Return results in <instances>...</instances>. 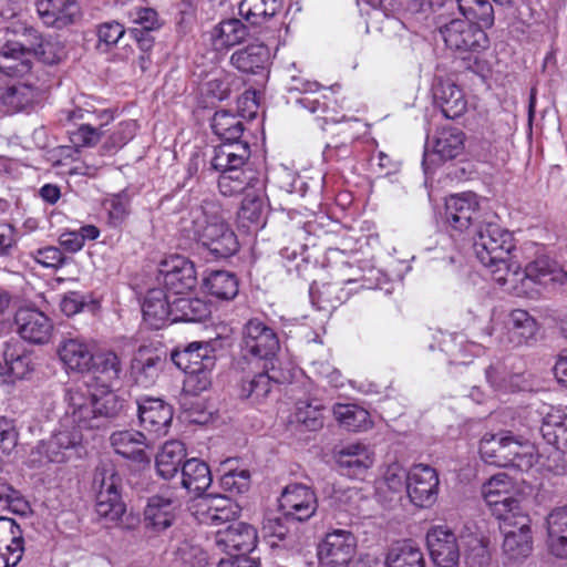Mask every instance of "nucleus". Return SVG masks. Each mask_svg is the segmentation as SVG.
<instances>
[{"label":"nucleus","mask_w":567,"mask_h":567,"mask_svg":"<svg viewBox=\"0 0 567 567\" xmlns=\"http://www.w3.org/2000/svg\"><path fill=\"white\" fill-rule=\"evenodd\" d=\"M210 126L223 142L214 150L212 167L221 174L243 167L250 156V146L243 140L245 126L241 116L227 110H218L212 118Z\"/></svg>","instance_id":"f257e3e1"},{"label":"nucleus","mask_w":567,"mask_h":567,"mask_svg":"<svg viewBox=\"0 0 567 567\" xmlns=\"http://www.w3.org/2000/svg\"><path fill=\"white\" fill-rule=\"evenodd\" d=\"M514 248L512 233L496 223L481 224L473 237L477 259L491 268L493 278L501 285L506 284L509 272L516 274L517 266L509 262Z\"/></svg>","instance_id":"f03ea898"},{"label":"nucleus","mask_w":567,"mask_h":567,"mask_svg":"<svg viewBox=\"0 0 567 567\" xmlns=\"http://www.w3.org/2000/svg\"><path fill=\"white\" fill-rule=\"evenodd\" d=\"M480 455L486 464L520 472L530 470L537 460L534 444L512 432L485 434L480 442Z\"/></svg>","instance_id":"7ed1b4c3"},{"label":"nucleus","mask_w":567,"mask_h":567,"mask_svg":"<svg viewBox=\"0 0 567 567\" xmlns=\"http://www.w3.org/2000/svg\"><path fill=\"white\" fill-rule=\"evenodd\" d=\"M122 487V477L113 464L102 463L95 467L92 489L95 496V511L101 517L117 522L125 514Z\"/></svg>","instance_id":"20e7f679"},{"label":"nucleus","mask_w":567,"mask_h":567,"mask_svg":"<svg viewBox=\"0 0 567 567\" xmlns=\"http://www.w3.org/2000/svg\"><path fill=\"white\" fill-rule=\"evenodd\" d=\"M486 29L467 19H453L440 27V33L449 49L461 54H480L489 48Z\"/></svg>","instance_id":"39448f33"},{"label":"nucleus","mask_w":567,"mask_h":567,"mask_svg":"<svg viewBox=\"0 0 567 567\" xmlns=\"http://www.w3.org/2000/svg\"><path fill=\"white\" fill-rule=\"evenodd\" d=\"M82 443V432L75 427L63 426L62 420L60 426L48 440H42L31 451L34 462L44 463H64L73 453H75Z\"/></svg>","instance_id":"423d86ee"},{"label":"nucleus","mask_w":567,"mask_h":567,"mask_svg":"<svg viewBox=\"0 0 567 567\" xmlns=\"http://www.w3.org/2000/svg\"><path fill=\"white\" fill-rule=\"evenodd\" d=\"M243 350L266 363L275 362L280 349L277 333L258 318L248 320L241 331Z\"/></svg>","instance_id":"0eeeda50"},{"label":"nucleus","mask_w":567,"mask_h":567,"mask_svg":"<svg viewBox=\"0 0 567 567\" xmlns=\"http://www.w3.org/2000/svg\"><path fill=\"white\" fill-rule=\"evenodd\" d=\"M357 548L354 535L347 529H333L318 545V558L322 567H348Z\"/></svg>","instance_id":"6e6552de"},{"label":"nucleus","mask_w":567,"mask_h":567,"mask_svg":"<svg viewBox=\"0 0 567 567\" xmlns=\"http://www.w3.org/2000/svg\"><path fill=\"white\" fill-rule=\"evenodd\" d=\"M158 272L165 290L173 295H182L197 285L194 262L181 255H172L163 260Z\"/></svg>","instance_id":"1a4fd4ad"},{"label":"nucleus","mask_w":567,"mask_h":567,"mask_svg":"<svg viewBox=\"0 0 567 567\" xmlns=\"http://www.w3.org/2000/svg\"><path fill=\"white\" fill-rule=\"evenodd\" d=\"M279 507L288 518L307 522L318 509V498L311 487L295 483L287 485L281 492Z\"/></svg>","instance_id":"9d476101"},{"label":"nucleus","mask_w":567,"mask_h":567,"mask_svg":"<svg viewBox=\"0 0 567 567\" xmlns=\"http://www.w3.org/2000/svg\"><path fill=\"white\" fill-rule=\"evenodd\" d=\"M463 144L464 134L462 131L452 127L442 128L434 137L431 150L430 142L425 143L422 162L424 174H432L433 166L456 157L463 150Z\"/></svg>","instance_id":"9b49d317"},{"label":"nucleus","mask_w":567,"mask_h":567,"mask_svg":"<svg viewBox=\"0 0 567 567\" xmlns=\"http://www.w3.org/2000/svg\"><path fill=\"white\" fill-rule=\"evenodd\" d=\"M137 415L141 426L152 439H158L168 433L173 421V408L159 398H143L136 401Z\"/></svg>","instance_id":"f8f14e48"},{"label":"nucleus","mask_w":567,"mask_h":567,"mask_svg":"<svg viewBox=\"0 0 567 567\" xmlns=\"http://www.w3.org/2000/svg\"><path fill=\"white\" fill-rule=\"evenodd\" d=\"M257 542V530L243 522L234 520L225 529H219L215 534L216 547L229 557L250 554L256 548Z\"/></svg>","instance_id":"ddd939ff"},{"label":"nucleus","mask_w":567,"mask_h":567,"mask_svg":"<svg viewBox=\"0 0 567 567\" xmlns=\"http://www.w3.org/2000/svg\"><path fill=\"white\" fill-rule=\"evenodd\" d=\"M338 471L351 478L363 477L374 463V453L360 442L348 443L333 451Z\"/></svg>","instance_id":"4468645a"},{"label":"nucleus","mask_w":567,"mask_h":567,"mask_svg":"<svg viewBox=\"0 0 567 567\" xmlns=\"http://www.w3.org/2000/svg\"><path fill=\"white\" fill-rule=\"evenodd\" d=\"M436 471L425 464H417L410 471L406 492L411 502L419 507H429L436 501L439 492Z\"/></svg>","instance_id":"2eb2a0df"},{"label":"nucleus","mask_w":567,"mask_h":567,"mask_svg":"<svg viewBox=\"0 0 567 567\" xmlns=\"http://www.w3.org/2000/svg\"><path fill=\"white\" fill-rule=\"evenodd\" d=\"M181 502L172 491L153 495L144 508L145 527L159 533L171 527L175 520V512Z\"/></svg>","instance_id":"dca6fc26"},{"label":"nucleus","mask_w":567,"mask_h":567,"mask_svg":"<svg viewBox=\"0 0 567 567\" xmlns=\"http://www.w3.org/2000/svg\"><path fill=\"white\" fill-rule=\"evenodd\" d=\"M166 364V352L153 346H141L134 353L131 369L136 383L150 386L155 383Z\"/></svg>","instance_id":"f3484780"},{"label":"nucleus","mask_w":567,"mask_h":567,"mask_svg":"<svg viewBox=\"0 0 567 567\" xmlns=\"http://www.w3.org/2000/svg\"><path fill=\"white\" fill-rule=\"evenodd\" d=\"M244 19L230 17L221 19L208 32L209 42L213 50L217 53H227L236 45H240L250 35V30L243 22Z\"/></svg>","instance_id":"a211bd4d"},{"label":"nucleus","mask_w":567,"mask_h":567,"mask_svg":"<svg viewBox=\"0 0 567 567\" xmlns=\"http://www.w3.org/2000/svg\"><path fill=\"white\" fill-rule=\"evenodd\" d=\"M430 556L437 567H456L460 560V547L456 536L450 529L435 527L426 535Z\"/></svg>","instance_id":"6ab92c4d"},{"label":"nucleus","mask_w":567,"mask_h":567,"mask_svg":"<svg viewBox=\"0 0 567 567\" xmlns=\"http://www.w3.org/2000/svg\"><path fill=\"white\" fill-rule=\"evenodd\" d=\"M32 69L31 53L25 38L7 40L0 48V72L11 78H22Z\"/></svg>","instance_id":"aec40b11"},{"label":"nucleus","mask_w":567,"mask_h":567,"mask_svg":"<svg viewBox=\"0 0 567 567\" xmlns=\"http://www.w3.org/2000/svg\"><path fill=\"white\" fill-rule=\"evenodd\" d=\"M216 342L217 340L192 342L183 350H174L171 359L185 373L196 369L213 370L216 363Z\"/></svg>","instance_id":"412c9836"},{"label":"nucleus","mask_w":567,"mask_h":567,"mask_svg":"<svg viewBox=\"0 0 567 567\" xmlns=\"http://www.w3.org/2000/svg\"><path fill=\"white\" fill-rule=\"evenodd\" d=\"M20 337L35 344L49 341L53 324L50 318L42 311L33 308L19 309L14 317Z\"/></svg>","instance_id":"4be33fe9"},{"label":"nucleus","mask_w":567,"mask_h":567,"mask_svg":"<svg viewBox=\"0 0 567 567\" xmlns=\"http://www.w3.org/2000/svg\"><path fill=\"white\" fill-rule=\"evenodd\" d=\"M24 553V538L20 525L0 516V567H16Z\"/></svg>","instance_id":"5701e85b"},{"label":"nucleus","mask_w":567,"mask_h":567,"mask_svg":"<svg viewBox=\"0 0 567 567\" xmlns=\"http://www.w3.org/2000/svg\"><path fill=\"white\" fill-rule=\"evenodd\" d=\"M200 240L215 258H228L239 247L235 233L224 221L208 223L203 229Z\"/></svg>","instance_id":"b1692460"},{"label":"nucleus","mask_w":567,"mask_h":567,"mask_svg":"<svg viewBox=\"0 0 567 567\" xmlns=\"http://www.w3.org/2000/svg\"><path fill=\"white\" fill-rule=\"evenodd\" d=\"M511 487L512 482L506 474L495 475L483 485L485 502L496 518L520 504V501L509 493Z\"/></svg>","instance_id":"393cba45"},{"label":"nucleus","mask_w":567,"mask_h":567,"mask_svg":"<svg viewBox=\"0 0 567 567\" xmlns=\"http://www.w3.org/2000/svg\"><path fill=\"white\" fill-rule=\"evenodd\" d=\"M433 99L445 118L455 120L467 109V101L460 86L449 80L439 79L434 82Z\"/></svg>","instance_id":"a878e982"},{"label":"nucleus","mask_w":567,"mask_h":567,"mask_svg":"<svg viewBox=\"0 0 567 567\" xmlns=\"http://www.w3.org/2000/svg\"><path fill=\"white\" fill-rule=\"evenodd\" d=\"M478 203L474 193L452 195L445 202L446 221L460 231L467 229L477 217Z\"/></svg>","instance_id":"bb28decb"},{"label":"nucleus","mask_w":567,"mask_h":567,"mask_svg":"<svg viewBox=\"0 0 567 567\" xmlns=\"http://www.w3.org/2000/svg\"><path fill=\"white\" fill-rule=\"evenodd\" d=\"M143 319L152 329H161L172 322L173 309L167 290L148 289L142 303Z\"/></svg>","instance_id":"cd10ccee"},{"label":"nucleus","mask_w":567,"mask_h":567,"mask_svg":"<svg viewBox=\"0 0 567 567\" xmlns=\"http://www.w3.org/2000/svg\"><path fill=\"white\" fill-rule=\"evenodd\" d=\"M21 37L25 38L31 59L37 58L44 64L59 63L64 56L63 45L54 38H44L37 29L23 27Z\"/></svg>","instance_id":"c85d7f7f"},{"label":"nucleus","mask_w":567,"mask_h":567,"mask_svg":"<svg viewBox=\"0 0 567 567\" xmlns=\"http://www.w3.org/2000/svg\"><path fill=\"white\" fill-rule=\"evenodd\" d=\"M58 354L64 365L76 372L89 371L92 368L94 354L82 338H66L59 344Z\"/></svg>","instance_id":"c756f323"},{"label":"nucleus","mask_w":567,"mask_h":567,"mask_svg":"<svg viewBox=\"0 0 567 567\" xmlns=\"http://www.w3.org/2000/svg\"><path fill=\"white\" fill-rule=\"evenodd\" d=\"M35 7L39 18L48 27H66L78 13L74 0H37Z\"/></svg>","instance_id":"7c9ffc66"},{"label":"nucleus","mask_w":567,"mask_h":567,"mask_svg":"<svg viewBox=\"0 0 567 567\" xmlns=\"http://www.w3.org/2000/svg\"><path fill=\"white\" fill-rule=\"evenodd\" d=\"M81 399V396H71L72 411H66L65 415L62 417L63 426L75 427L80 432L83 429L92 430L103 427L104 424L97 415V410L92 396L90 395V398L84 399L83 402H80Z\"/></svg>","instance_id":"2f4dec72"},{"label":"nucleus","mask_w":567,"mask_h":567,"mask_svg":"<svg viewBox=\"0 0 567 567\" xmlns=\"http://www.w3.org/2000/svg\"><path fill=\"white\" fill-rule=\"evenodd\" d=\"M284 381L285 377L275 365V362L265 363L261 372L254 375L251 380L243 381L240 395L257 403L269 394L272 383H281Z\"/></svg>","instance_id":"473e14b6"},{"label":"nucleus","mask_w":567,"mask_h":567,"mask_svg":"<svg viewBox=\"0 0 567 567\" xmlns=\"http://www.w3.org/2000/svg\"><path fill=\"white\" fill-rule=\"evenodd\" d=\"M39 89L28 82L0 86V114H13L34 102Z\"/></svg>","instance_id":"72a5a7b5"},{"label":"nucleus","mask_w":567,"mask_h":567,"mask_svg":"<svg viewBox=\"0 0 567 567\" xmlns=\"http://www.w3.org/2000/svg\"><path fill=\"white\" fill-rule=\"evenodd\" d=\"M506 329L508 341L514 346H523L536 340L539 326L528 311L514 309L506 321Z\"/></svg>","instance_id":"f704fd0d"},{"label":"nucleus","mask_w":567,"mask_h":567,"mask_svg":"<svg viewBox=\"0 0 567 567\" xmlns=\"http://www.w3.org/2000/svg\"><path fill=\"white\" fill-rule=\"evenodd\" d=\"M110 441L118 455L135 462L148 461L144 450L148 443L144 433L130 430L117 431L111 435Z\"/></svg>","instance_id":"c9c22d12"},{"label":"nucleus","mask_w":567,"mask_h":567,"mask_svg":"<svg viewBox=\"0 0 567 567\" xmlns=\"http://www.w3.org/2000/svg\"><path fill=\"white\" fill-rule=\"evenodd\" d=\"M182 486L195 496H200L210 486L213 476L209 466L198 458H190L183 463Z\"/></svg>","instance_id":"e433bc0d"},{"label":"nucleus","mask_w":567,"mask_h":567,"mask_svg":"<svg viewBox=\"0 0 567 567\" xmlns=\"http://www.w3.org/2000/svg\"><path fill=\"white\" fill-rule=\"evenodd\" d=\"M269 50L264 44H250L235 51L230 56V63L243 73L257 74L267 68Z\"/></svg>","instance_id":"4c0bfd02"},{"label":"nucleus","mask_w":567,"mask_h":567,"mask_svg":"<svg viewBox=\"0 0 567 567\" xmlns=\"http://www.w3.org/2000/svg\"><path fill=\"white\" fill-rule=\"evenodd\" d=\"M548 547L559 558H567V508L558 507L547 516Z\"/></svg>","instance_id":"58836bf2"},{"label":"nucleus","mask_w":567,"mask_h":567,"mask_svg":"<svg viewBox=\"0 0 567 567\" xmlns=\"http://www.w3.org/2000/svg\"><path fill=\"white\" fill-rule=\"evenodd\" d=\"M282 7V0H240L238 16L250 25H261Z\"/></svg>","instance_id":"ea45409f"},{"label":"nucleus","mask_w":567,"mask_h":567,"mask_svg":"<svg viewBox=\"0 0 567 567\" xmlns=\"http://www.w3.org/2000/svg\"><path fill=\"white\" fill-rule=\"evenodd\" d=\"M205 506V522L212 525L234 522L240 514V506L230 497L224 495H207Z\"/></svg>","instance_id":"a19ab883"},{"label":"nucleus","mask_w":567,"mask_h":567,"mask_svg":"<svg viewBox=\"0 0 567 567\" xmlns=\"http://www.w3.org/2000/svg\"><path fill=\"white\" fill-rule=\"evenodd\" d=\"M539 431L548 444L567 452V413L551 410L543 417Z\"/></svg>","instance_id":"79ce46f5"},{"label":"nucleus","mask_w":567,"mask_h":567,"mask_svg":"<svg viewBox=\"0 0 567 567\" xmlns=\"http://www.w3.org/2000/svg\"><path fill=\"white\" fill-rule=\"evenodd\" d=\"M186 449L181 441L166 442L156 456V470L164 480L173 478L185 462Z\"/></svg>","instance_id":"37998d69"},{"label":"nucleus","mask_w":567,"mask_h":567,"mask_svg":"<svg viewBox=\"0 0 567 567\" xmlns=\"http://www.w3.org/2000/svg\"><path fill=\"white\" fill-rule=\"evenodd\" d=\"M386 567H425L420 547L411 540L393 544L385 558Z\"/></svg>","instance_id":"c03bdc74"},{"label":"nucleus","mask_w":567,"mask_h":567,"mask_svg":"<svg viewBox=\"0 0 567 567\" xmlns=\"http://www.w3.org/2000/svg\"><path fill=\"white\" fill-rule=\"evenodd\" d=\"M237 218L239 227L246 228L248 231L252 226L259 228L265 225L264 198L255 189L250 188L245 193Z\"/></svg>","instance_id":"a18cd8bd"},{"label":"nucleus","mask_w":567,"mask_h":567,"mask_svg":"<svg viewBox=\"0 0 567 567\" xmlns=\"http://www.w3.org/2000/svg\"><path fill=\"white\" fill-rule=\"evenodd\" d=\"M333 415L341 426L351 432L367 431L372 426L370 413L355 404H336Z\"/></svg>","instance_id":"49530a36"},{"label":"nucleus","mask_w":567,"mask_h":567,"mask_svg":"<svg viewBox=\"0 0 567 567\" xmlns=\"http://www.w3.org/2000/svg\"><path fill=\"white\" fill-rule=\"evenodd\" d=\"M172 322H197L210 315L209 306L199 298H176L172 301Z\"/></svg>","instance_id":"de8ad7c7"},{"label":"nucleus","mask_w":567,"mask_h":567,"mask_svg":"<svg viewBox=\"0 0 567 567\" xmlns=\"http://www.w3.org/2000/svg\"><path fill=\"white\" fill-rule=\"evenodd\" d=\"M493 0H455L460 13L468 21L492 28L495 21Z\"/></svg>","instance_id":"09e8293b"},{"label":"nucleus","mask_w":567,"mask_h":567,"mask_svg":"<svg viewBox=\"0 0 567 567\" xmlns=\"http://www.w3.org/2000/svg\"><path fill=\"white\" fill-rule=\"evenodd\" d=\"M204 285L208 293L220 300H231L238 293V280L234 274L225 270L213 271Z\"/></svg>","instance_id":"8fccbe9b"},{"label":"nucleus","mask_w":567,"mask_h":567,"mask_svg":"<svg viewBox=\"0 0 567 567\" xmlns=\"http://www.w3.org/2000/svg\"><path fill=\"white\" fill-rule=\"evenodd\" d=\"M137 130L138 124L135 120H126L116 124L102 144L103 154L117 153L134 138Z\"/></svg>","instance_id":"3c124183"},{"label":"nucleus","mask_w":567,"mask_h":567,"mask_svg":"<svg viewBox=\"0 0 567 567\" xmlns=\"http://www.w3.org/2000/svg\"><path fill=\"white\" fill-rule=\"evenodd\" d=\"M91 396L104 426L124 411L125 401L111 390L92 393Z\"/></svg>","instance_id":"603ef678"},{"label":"nucleus","mask_w":567,"mask_h":567,"mask_svg":"<svg viewBox=\"0 0 567 567\" xmlns=\"http://www.w3.org/2000/svg\"><path fill=\"white\" fill-rule=\"evenodd\" d=\"M92 368H94L103 381L110 384L118 381L123 372L122 361L113 351L103 352L94 357Z\"/></svg>","instance_id":"864d4df0"},{"label":"nucleus","mask_w":567,"mask_h":567,"mask_svg":"<svg viewBox=\"0 0 567 567\" xmlns=\"http://www.w3.org/2000/svg\"><path fill=\"white\" fill-rule=\"evenodd\" d=\"M125 33L124 25L117 21L112 20L100 23L95 30L97 38L96 50L101 53L110 52Z\"/></svg>","instance_id":"5fc2aeb1"},{"label":"nucleus","mask_w":567,"mask_h":567,"mask_svg":"<svg viewBox=\"0 0 567 567\" xmlns=\"http://www.w3.org/2000/svg\"><path fill=\"white\" fill-rule=\"evenodd\" d=\"M323 408L308 401H299L293 414L295 422L308 431H318L323 426Z\"/></svg>","instance_id":"6e6d98bb"},{"label":"nucleus","mask_w":567,"mask_h":567,"mask_svg":"<svg viewBox=\"0 0 567 567\" xmlns=\"http://www.w3.org/2000/svg\"><path fill=\"white\" fill-rule=\"evenodd\" d=\"M68 122L87 121L100 131L115 118V112L112 109L87 110L73 109L62 113Z\"/></svg>","instance_id":"4d7b16f0"},{"label":"nucleus","mask_w":567,"mask_h":567,"mask_svg":"<svg viewBox=\"0 0 567 567\" xmlns=\"http://www.w3.org/2000/svg\"><path fill=\"white\" fill-rule=\"evenodd\" d=\"M499 522V529L504 536L516 535V533L532 532L530 518L524 512L522 505H517V508H512L508 513L497 517Z\"/></svg>","instance_id":"13d9d810"},{"label":"nucleus","mask_w":567,"mask_h":567,"mask_svg":"<svg viewBox=\"0 0 567 567\" xmlns=\"http://www.w3.org/2000/svg\"><path fill=\"white\" fill-rule=\"evenodd\" d=\"M7 373L23 379L32 370L30 354L16 347H8L3 352Z\"/></svg>","instance_id":"bf43d9fd"},{"label":"nucleus","mask_w":567,"mask_h":567,"mask_svg":"<svg viewBox=\"0 0 567 567\" xmlns=\"http://www.w3.org/2000/svg\"><path fill=\"white\" fill-rule=\"evenodd\" d=\"M533 549L532 532L504 536L503 550L511 559L527 557Z\"/></svg>","instance_id":"052dcab7"},{"label":"nucleus","mask_w":567,"mask_h":567,"mask_svg":"<svg viewBox=\"0 0 567 567\" xmlns=\"http://www.w3.org/2000/svg\"><path fill=\"white\" fill-rule=\"evenodd\" d=\"M350 154L351 148L347 143L336 145L328 144L322 152V158L329 166L322 177L334 174L343 175L341 162L349 158Z\"/></svg>","instance_id":"680f3d73"},{"label":"nucleus","mask_w":567,"mask_h":567,"mask_svg":"<svg viewBox=\"0 0 567 567\" xmlns=\"http://www.w3.org/2000/svg\"><path fill=\"white\" fill-rule=\"evenodd\" d=\"M68 133L71 143L75 147L94 146L102 136V131L87 121L79 124L74 130H69Z\"/></svg>","instance_id":"e2e57ef3"},{"label":"nucleus","mask_w":567,"mask_h":567,"mask_svg":"<svg viewBox=\"0 0 567 567\" xmlns=\"http://www.w3.org/2000/svg\"><path fill=\"white\" fill-rule=\"evenodd\" d=\"M220 486L231 495L243 494L250 487V472L247 470L229 471L220 477Z\"/></svg>","instance_id":"0e129e2a"},{"label":"nucleus","mask_w":567,"mask_h":567,"mask_svg":"<svg viewBox=\"0 0 567 567\" xmlns=\"http://www.w3.org/2000/svg\"><path fill=\"white\" fill-rule=\"evenodd\" d=\"M19 433L12 420L0 416V457L11 456L18 446Z\"/></svg>","instance_id":"69168bd1"},{"label":"nucleus","mask_w":567,"mask_h":567,"mask_svg":"<svg viewBox=\"0 0 567 567\" xmlns=\"http://www.w3.org/2000/svg\"><path fill=\"white\" fill-rule=\"evenodd\" d=\"M130 21L140 30H157L161 28L158 13L150 7H134L128 11Z\"/></svg>","instance_id":"338daca9"},{"label":"nucleus","mask_w":567,"mask_h":567,"mask_svg":"<svg viewBox=\"0 0 567 567\" xmlns=\"http://www.w3.org/2000/svg\"><path fill=\"white\" fill-rule=\"evenodd\" d=\"M212 371L206 369H196L186 372L184 381V391L192 395H198L209 389L212 385Z\"/></svg>","instance_id":"774afa93"}]
</instances>
